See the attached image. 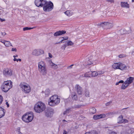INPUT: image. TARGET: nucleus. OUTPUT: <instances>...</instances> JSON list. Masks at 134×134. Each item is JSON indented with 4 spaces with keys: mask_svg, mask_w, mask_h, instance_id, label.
I'll return each instance as SVG.
<instances>
[{
    "mask_svg": "<svg viewBox=\"0 0 134 134\" xmlns=\"http://www.w3.org/2000/svg\"><path fill=\"white\" fill-rule=\"evenodd\" d=\"M45 108V104L41 102H39L35 105L34 109L36 112L40 113L44 111Z\"/></svg>",
    "mask_w": 134,
    "mask_h": 134,
    "instance_id": "f257e3e1",
    "label": "nucleus"
},
{
    "mask_svg": "<svg viewBox=\"0 0 134 134\" xmlns=\"http://www.w3.org/2000/svg\"><path fill=\"white\" fill-rule=\"evenodd\" d=\"M60 99L57 95H54L51 97L48 101L49 104L51 106H55L60 103Z\"/></svg>",
    "mask_w": 134,
    "mask_h": 134,
    "instance_id": "f03ea898",
    "label": "nucleus"
},
{
    "mask_svg": "<svg viewBox=\"0 0 134 134\" xmlns=\"http://www.w3.org/2000/svg\"><path fill=\"white\" fill-rule=\"evenodd\" d=\"M12 82L10 80L4 81L2 85V90L4 92H7L12 87Z\"/></svg>",
    "mask_w": 134,
    "mask_h": 134,
    "instance_id": "7ed1b4c3",
    "label": "nucleus"
},
{
    "mask_svg": "<svg viewBox=\"0 0 134 134\" xmlns=\"http://www.w3.org/2000/svg\"><path fill=\"white\" fill-rule=\"evenodd\" d=\"M43 10L44 12L51 11L53 8V3L51 1L47 2L45 1L43 5Z\"/></svg>",
    "mask_w": 134,
    "mask_h": 134,
    "instance_id": "20e7f679",
    "label": "nucleus"
},
{
    "mask_svg": "<svg viewBox=\"0 0 134 134\" xmlns=\"http://www.w3.org/2000/svg\"><path fill=\"white\" fill-rule=\"evenodd\" d=\"M33 113L31 112L29 113H27L25 114L22 116V119L25 122L28 123L31 122L33 119Z\"/></svg>",
    "mask_w": 134,
    "mask_h": 134,
    "instance_id": "39448f33",
    "label": "nucleus"
},
{
    "mask_svg": "<svg viewBox=\"0 0 134 134\" xmlns=\"http://www.w3.org/2000/svg\"><path fill=\"white\" fill-rule=\"evenodd\" d=\"M38 70L42 75H45L46 74L47 69L43 62L41 61L38 63Z\"/></svg>",
    "mask_w": 134,
    "mask_h": 134,
    "instance_id": "423d86ee",
    "label": "nucleus"
},
{
    "mask_svg": "<svg viewBox=\"0 0 134 134\" xmlns=\"http://www.w3.org/2000/svg\"><path fill=\"white\" fill-rule=\"evenodd\" d=\"M19 86L22 88V91L25 93H28L30 91V87L28 85H24L21 83Z\"/></svg>",
    "mask_w": 134,
    "mask_h": 134,
    "instance_id": "0eeeda50",
    "label": "nucleus"
},
{
    "mask_svg": "<svg viewBox=\"0 0 134 134\" xmlns=\"http://www.w3.org/2000/svg\"><path fill=\"white\" fill-rule=\"evenodd\" d=\"M43 50L41 49H35L32 52V54L34 55L38 56L44 53Z\"/></svg>",
    "mask_w": 134,
    "mask_h": 134,
    "instance_id": "6e6552de",
    "label": "nucleus"
},
{
    "mask_svg": "<svg viewBox=\"0 0 134 134\" xmlns=\"http://www.w3.org/2000/svg\"><path fill=\"white\" fill-rule=\"evenodd\" d=\"M53 110L52 109L48 108L46 109L45 111L46 115L47 117H51L53 114Z\"/></svg>",
    "mask_w": 134,
    "mask_h": 134,
    "instance_id": "1a4fd4ad",
    "label": "nucleus"
},
{
    "mask_svg": "<svg viewBox=\"0 0 134 134\" xmlns=\"http://www.w3.org/2000/svg\"><path fill=\"white\" fill-rule=\"evenodd\" d=\"M3 74L6 76H11L12 74V70L10 69H5L3 70Z\"/></svg>",
    "mask_w": 134,
    "mask_h": 134,
    "instance_id": "9d476101",
    "label": "nucleus"
},
{
    "mask_svg": "<svg viewBox=\"0 0 134 134\" xmlns=\"http://www.w3.org/2000/svg\"><path fill=\"white\" fill-rule=\"evenodd\" d=\"M45 1H35V5L37 7H42Z\"/></svg>",
    "mask_w": 134,
    "mask_h": 134,
    "instance_id": "9b49d317",
    "label": "nucleus"
},
{
    "mask_svg": "<svg viewBox=\"0 0 134 134\" xmlns=\"http://www.w3.org/2000/svg\"><path fill=\"white\" fill-rule=\"evenodd\" d=\"M134 78L132 77H130L127 78V80L125 81V83H127L129 85L134 80Z\"/></svg>",
    "mask_w": 134,
    "mask_h": 134,
    "instance_id": "f8f14e48",
    "label": "nucleus"
},
{
    "mask_svg": "<svg viewBox=\"0 0 134 134\" xmlns=\"http://www.w3.org/2000/svg\"><path fill=\"white\" fill-rule=\"evenodd\" d=\"M66 33V31H65L62 30L56 32L54 34V36H58L61 35L63 34H64Z\"/></svg>",
    "mask_w": 134,
    "mask_h": 134,
    "instance_id": "ddd939ff",
    "label": "nucleus"
},
{
    "mask_svg": "<svg viewBox=\"0 0 134 134\" xmlns=\"http://www.w3.org/2000/svg\"><path fill=\"white\" fill-rule=\"evenodd\" d=\"M75 88L77 90V93L79 94H81L82 93V88L78 85H76L75 86Z\"/></svg>",
    "mask_w": 134,
    "mask_h": 134,
    "instance_id": "4468645a",
    "label": "nucleus"
},
{
    "mask_svg": "<svg viewBox=\"0 0 134 134\" xmlns=\"http://www.w3.org/2000/svg\"><path fill=\"white\" fill-rule=\"evenodd\" d=\"M5 112V110L4 109L0 107V118L4 116Z\"/></svg>",
    "mask_w": 134,
    "mask_h": 134,
    "instance_id": "2eb2a0df",
    "label": "nucleus"
},
{
    "mask_svg": "<svg viewBox=\"0 0 134 134\" xmlns=\"http://www.w3.org/2000/svg\"><path fill=\"white\" fill-rule=\"evenodd\" d=\"M121 4L122 7L126 8H129V5L127 3V2H121Z\"/></svg>",
    "mask_w": 134,
    "mask_h": 134,
    "instance_id": "dca6fc26",
    "label": "nucleus"
},
{
    "mask_svg": "<svg viewBox=\"0 0 134 134\" xmlns=\"http://www.w3.org/2000/svg\"><path fill=\"white\" fill-rule=\"evenodd\" d=\"M120 65L119 69L123 70H126L127 69V66L124 64L120 63Z\"/></svg>",
    "mask_w": 134,
    "mask_h": 134,
    "instance_id": "f3484780",
    "label": "nucleus"
},
{
    "mask_svg": "<svg viewBox=\"0 0 134 134\" xmlns=\"http://www.w3.org/2000/svg\"><path fill=\"white\" fill-rule=\"evenodd\" d=\"M120 65V63H115L112 66L113 68L115 69H119Z\"/></svg>",
    "mask_w": 134,
    "mask_h": 134,
    "instance_id": "a211bd4d",
    "label": "nucleus"
},
{
    "mask_svg": "<svg viewBox=\"0 0 134 134\" xmlns=\"http://www.w3.org/2000/svg\"><path fill=\"white\" fill-rule=\"evenodd\" d=\"M50 90L48 89H46L44 92L42 91V93H45L46 97H48L50 94Z\"/></svg>",
    "mask_w": 134,
    "mask_h": 134,
    "instance_id": "6ab92c4d",
    "label": "nucleus"
},
{
    "mask_svg": "<svg viewBox=\"0 0 134 134\" xmlns=\"http://www.w3.org/2000/svg\"><path fill=\"white\" fill-rule=\"evenodd\" d=\"M123 116L121 115L118 118V123H122L124 122V120H123Z\"/></svg>",
    "mask_w": 134,
    "mask_h": 134,
    "instance_id": "aec40b11",
    "label": "nucleus"
},
{
    "mask_svg": "<svg viewBox=\"0 0 134 134\" xmlns=\"http://www.w3.org/2000/svg\"><path fill=\"white\" fill-rule=\"evenodd\" d=\"M71 97L73 100H76L78 98L76 93L75 92H73L71 93Z\"/></svg>",
    "mask_w": 134,
    "mask_h": 134,
    "instance_id": "412c9836",
    "label": "nucleus"
},
{
    "mask_svg": "<svg viewBox=\"0 0 134 134\" xmlns=\"http://www.w3.org/2000/svg\"><path fill=\"white\" fill-rule=\"evenodd\" d=\"M129 85L127 83H125V81L123 83L121 87V88L122 89L124 90L126 89Z\"/></svg>",
    "mask_w": 134,
    "mask_h": 134,
    "instance_id": "4be33fe9",
    "label": "nucleus"
},
{
    "mask_svg": "<svg viewBox=\"0 0 134 134\" xmlns=\"http://www.w3.org/2000/svg\"><path fill=\"white\" fill-rule=\"evenodd\" d=\"M4 45L6 46L7 47L12 46V44L9 41H5Z\"/></svg>",
    "mask_w": 134,
    "mask_h": 134,
    "instance_id": "5701e85b",
    "label": "nucleus"
},
{
    "mask_svg": "<svg viewBox=\"0 0 134 134\" xmlns=\"http://www.w3.org/2000/svg\"><path fill=\"white\" fill-rule=\"evenodd\" d=\"M89 111L90 113L94 114L96 112V110L95 108H92L90 109Z\"/></svg>",
    "mask_w": 134,
    "mask_h": 134,
    "instance_id": "b1692460",
    "label": "nucleus"
},
{
    "mask_svg": "<svg viewBox=\"0 0 134 134\" xmlns=\"http://www.w3.org/2000/svg\"><path fill=\"white\" fill-rule=\"evenodd\" d=\"M64 13L68 16H70L72 14V12H71L69 10L66 11Z\"/></svg>",
    "mask_w": 134,
    "mask_h": 134,
    "instance_id": "393cba45",
    "label": "nucleus"
},
{
    "mask_svg": "<svg viewBox=\"0 0 134 134\" xmlns=\"http://www.w3.org/2000/svg\"><path fill=\"white\" fill-rule=\"evenodd\" d=\"M71 109V108H68L66 109V111H64L63 114L64 115L67 114L70 112V111Z\"/></svg>",
    "mask_w": 134,
    "mask_h": 134,
    "instance_id": "a878e982",
    "label": "nucleus"
},
{
    "mask_svg": "<svg viewBox=\"0 0 134 134\" xmlns=\"http://www.w3.org/2000/svg\"><path fill=\"white\" fill-rule=\"evenodd\" d=\"M108 23L105 22L101 23L100 25L103 27H105V26H107L108 25Z\"/></svg>",
    "mask_w": 134,
    "mask_h": 134,
    "instance_id": "bb28decb",
    "label": "nucleus"
},
{
    "mask_svg": "<svg viewBox=\"0 0 134 134\" xmlns=\"http://www.w3.org/2000/svg\"><path fill=\"white\" fill-rule=\"evenodd\" d=\"M51 64V65L52 66L53 68L54 69H56L58 68L57 65H56L53 63L52 62Z\"/></svg>",
    "mask_w": 134,
    "mask_h": 134,
    "instance_id": "cd10ccee",
    "label": "nucleus"
},
{
    "mask_svg": "<svg viewBox=\"0 0 134 134\" xmlns=\"http://www.w3.org/2000/svg\"><path fill=\"white\" fill-rule=\"evenodd\" d=\"M91 74L92 76V77H95L97 76L98 75V74H97V72L96 71H91Z\"/></svg>",
    "mask_w": 134,
    "mask_h": 134,
    "instance_id": "c85d7f7f",
    "label": "nucleus"
},
{
    "mask_svg": "<svg viewBox=\"0 0 134 134\" xmlns=\"http://www.w3.org/2000/svg\"><path fill=\"white\" fill-rule=\"evenodd\" d=\"M105 116L106 115L104 114H102L99 115H97V116L98 119L105 117Z\"/></svg>",
    "mask_w": 134,
    "mask_h": 134,
    "instance_id": "c756f323",
    "label": "nucleus"
},
{
    "mask_svg": "<svg viewBox=\"0 0 134 134\" xmlns=\"http://www.w3.org/2000/svg\"><path fill=\"white\" fill-rule=\"evenodd\" d=\"M34 28V27H26L23 28V30L24 31H25L27 30L33 29Z\"/></svg>",
    "mask_w": 134,
    "mask_h": 134,
    "instance_id": "7c9ffc66",
    "label": "nucleus"
},
{
    "mask_svg": "<svg viewBox=\"0 0 134 134\" xmlns=\"http://www.w3.org/2000/svg\"><path fill=\"white\" fill-rule=\"evenodd\" d=\"M108 24H108V25L107 26V27L108 28L110 29L113 27V25L112 24L108 23Z\"/></svg>",
    "mask_w": 134,
    "mask_h": 134,
    "instance_id": "2f4dec72",
    "label": "nucleus"
},
{
    "mask_svg": "<svg viewBox=\"0 0 134 134\" xmlns=\"http://www.w3.org/2000/svg\"><path fill=\"white\" fill-rule=\"evenodd\" d=\"M74 43L71 41H68L67 42V46H72Z\"/></svg>",
    "mask_w": 134,
    "mask_h": 134,
    "instance_id": "473e14b6",
    "label": "nucleus"
},
{
    "mask_svg": "<svg viewBox=\"0 0 134 134\" xmlns=\"http://www.w3.org/2000/svg\"><path fill=\"white\" fill-rule=\"evenodd\" d=\"M80 107V106L79 105H74L71 108V109L73 108L74 109L75 108H79Z\"/></svg>",
    "mask_w": 134,
    "mask_h": 134,
    "instance_id": "72a5a7b5",
    "label": "nucleus"
},
{
    "mask_svg": "<svg viewBox=\"0 0 134 134\" xmlns=\"http://www.w3.org/2000/svg\"><path fill=\"white\" fill-rule=\"evenodd\" d=\"M89 134H97V133L95 131L93 130L91 132H88Z\"/></svg>",
    "mask_w": 134,
    "mask_h": 134,
    "instance_id": "f704fd0d",
    "label": "nucleus"
},
{
    "mask_svg": "<svg viewBox=\"0 0 134 134\" xmlns=\"http://www.w3.org/2000/svg\"><path fill=\"white\" fill-rule=\"evenodd\" d=\"M67 46V45L66 44H63L62 46V47H61V48L64 50H65V48H66V47Z\"/></svg>",
    "mask_w": 134,
    "mask_h": 134,
    "instance_id": "c9c22d12",
    "label": "nucleus"
},
{
    "mask_svg": "<svg viewBox=\"0 0 134 134\" xmlns=\"http://www.w3.org/2000/svg\"><path fill=\"white\" fill-rule=\"evenodd\" d=\"M104 72L102 71H98V72H97V74H98V75H100L101 74H104Z\"/></svg>",
    "mask_w": 134,
    "mask_h": 134,
    "instance_id": "e433bc0d",
    "label": "nucleus"
},
{
    "mask_svg": "<svg viewBox=\"0 0 134 134\" xmlns=\"http://www.w3.org/2000/svg\"><path fill=\"white\" fill-rule=\"evenodd\" d=\"M90 72H88L84 74V76L85 77H90V75L89 74Z\"/></svg>",
    "mask_w": 134,
    "mask_h": 134,
    "instance_id": "4c0bfd02",
    "label": "nucleus"
},
{
    "mask_svg": "<svg viewBox=\"0 0 134 134\" xmlns=\"http://www.w3.org/2000/svg\"><path fill=\"white\" fill-rule=\"evenodd\" d=\"M85 96L87 97H89V92L88 91H86L85 92Z\"/></svg>",
    "mask_w": 134,
    "mask_h": 134,
    "instance_id": "58836bf2",
    "label": "nucleus"
},
{
    "mask_svg": "<svg viewBox=\"0 0 134 134\" xmlns=\"http://www.w3.org/2000/svg\"><path fill=\"white\" fill-rule=\"evenodd\" d=\"M3 101V97L1 95H0V104H1L2 103Z\"/></svg>",
    "mask_w": 134,
    "mask_h": 134,
    "instance_id": "ea45409f",
    "label": "nucleus"
},
{
    "mask_svg": "<svg viewBox=\"0 0 134 134\" xmlns=\"http://www.w3.org/2000/svg\"><path fill=\"white\" fill-rule=\"evenodd\" d=\"M93 63H92L91 62V60H89L88 61V65H90L92 64H93Z\"/></svg>",
    "mask_w": 134,
    "mask_h": 134,
    "instance_id": "a19ab883",
    "label": "nucleus"
},
{
    "mask_svg": "<svg viewBox=\"0 0 134 134\" xmlns=\"http://www.w3.org/2000/svg\"><path fill=\"white\" fill-rule=\"evenodd\" d=\"M125 56H125V55H124V54H121L119 55V57L120 58L124 57H125Z\"/></svg>",
    "mask_w": 134,
    "mask_h": 134,
    "instance_id": "79ce46f5",
    "label": "nucleus"
},
{
    "mask_svg": "<svg viewBox=\"0 0 134 134\" xmlns=\"http://www.w3.org/2000/svg\"><path fill=\"white\" fill-rule=\"evenodd\" d=\"M93 118L94 120H96L98 119V118L97 116V115H94L93 116Z\"/></svg>",
    "mask_w": 134,
    "mask_h": 134,
    "instance_id": "37998d69",
    "label": "nucleus"
},
{
    "mask_svg": "<svg viewBox=\"0 0 134 134\" xmlns=\"http://www.w3.org/2000/svg\"><path fill=\"white\" fill-rule=\"evenodd\" d=\"M11 51H15V52H16V48H12V49Z\"/></svg>",
    "mask_w": 134,
    "mask_h": 134,
    "instance_id": "c03bdc74",
    "label": "nucleus"
},
{
    "mask_svg": "<svg viewBox=\"0 0 134 134\" xmlns=\"http://www.w3.org/2000/svg\"><path fill=\"white\" fill-rule=\"evenodd\" d=\"M62 121H63L66 122H67L68 123H69V122H71L70 120H69L67 121L66 120H65L64 119V120H63Z\"/></svg>",
    "mask_w": 134,
    "mask_h": 134,
    "instance_id": "a18cd8bd",
    "label": "nucleus"
},
{
    "mask_svg": "<svg viewBox=\"0 0 134 134\" xmlns=\"http://www.w3.org/2000/svg\"><path fill=\"white\" fill-rule=\"evenodd\" d=\"M18 132L19 134H22V133L20 131V128L19 127L18 128Z\"/></svg>",
    "mask_w": 134,
    "mask_h": 134,
    "instance_id": "49530a36",
    "label": "nucleus"
},
{
    "mask_svg": "<svg viewBox=\"0 0 134 134\" xmlns=\"http://www.w3.org/2000/svg\"><path fill=\"white\" fill-rule=\"evenodd\" d=\"M63 134H68V133L65 130H63Z\"/></svg>",
    "mask_w": 134,
    "mask_h": 134,
    "instance_id": "de8ad7c7",
    "label": "nucleus"
},
{
    "mask_svg": "<svg viewBox=\"0 0 134 134\" xmlns=\"http://www.w3.org/2000/svg\"><path fill=\"white\" fill-rule=\"evenodd\" d=\"M111 102H108L106 104V105L107 106L109 105L111 103Z\"/></svg>",
    "mask_w": 134,
    "mask_h": 134,
    "instance_id": "09e8293b",
    "label": "nucleus"
},
{
    "mask_svg": "<svg viewBox=\"0 0 134 134\" xmlns=\"http://www.w3.org/2000/svg\"><path fill=\"white\" fill-rule=\"evenodd\" d=\"M62 38H63L64 40H67L68 39V37L67 36L65 37H62Z\"/></svg>",
    "mask_w": 134,
    "mask_h": 134,
    "instance_id": "8fccbe9b",
    "label": "nucleus"
},
{
    "mask_svg": "<svg viewBox=\"0 0 134 134\" xmlns=\"http://www.w3.org/2000/svg\"><path fill=\"white\" fill-rule=\"evenodd\" d=\"M109 134H117V133L116 132L113 131L110 133Z\"/></svg>",
    "mask_w": 134,
    "mask_h": 134,
    "instance_id": "3c124183",
    "label": "nucleus"
},
{
    "mask_svg": "<svg viewBox=\"0 0 134 134\" xmlns=\"http://www.w3.org/2000/svg\"><path fill=\"white\" fill-rule=\"evenodd\" d=\"M0 42H1L3 43L4 44L5 40H3V41L2 40H0Z\"/></svg>",
    "mask_w": 134,
    "mask_h": 134,
    "instance_id": "603ef678",
    "label": "nucleus"
},
{
    "mask_svg": "<svg viewBox=\"0 0 134 134\" xmlns=\"http://www.w3.org/2000/svg\"><path fill=\"white\" fill-rule=\"evenodd\" d=\"M119 83H124V81L122 80H121L118 82Z\"/></svg>",
    "mask_w": 134,
    "mask_h": 134,
    "instance_id": "864d4df0",
    "label": "nucleus"
},
{
    "mask_svg": "<svg viewBox=\"0 0 134 134\" xmlns=\"http://www.w3.org/2000/svg\"><path fill=\"white\" fill-rule=\"evenodd\" d=\"M124 120V122L125 123H127L128 122V121L126 119H123Z\"/></svg>",
    "mask_w": 134,
    "mask_h": 134,
    "instance_id": "5fc2aeb1",
    "label": "nucleus"
},
{
    "mask_svg": "<svg viewBox=\"0 0 134 134\" xmlns=\"http://www.w3.org/2000/svg\"><path fill=\"white\" fill-rule=\"evenodd\" d=\"M0 20L1 22H3L5 21V19H2L1 18H0Z\"/></svg>",
    "mask_w": 134,
    "mask_h": 134,
    "instance_id": "6e6d98bb",
    "label": "nucleus"
},
{
    "mask_svg": "<svg viewBox=\"0 0 134 134\" xmlns=\"http://www.w3.org/2000/svg\"><path fill=\"white\" fill-rule=\"evenodd\" d=\"M49 57L51 58H52V54L50 53H49Z\"/></svg>",
    "mask_w": 134,
    "mask_h": 134,
    "instance_id": "4d7b16f0",
    "label": "nucleus"
},
{
    "mask_svg": "<svg viewBox=\"0 0 134 134\" xmlns=\"http://www.w3.org/2000/svg\"><path fill=\"white\" fill-rule=\"evenodd\" d=\"M13 60L14 61H16L17 62H18V59H16V58H14L13 59Z\"/></svg>",
    "mask_w": 134,
    "mask_h": 134,
    "instance_id": "13d9d810",
    "label": "nucleus"
},
{
    "mask_svg": "<svg viewBox=\"0 0 134 134\" xmlns=\"http://www.w3.org/2000/svg\"><path fill=\"white\" fill-rule=\"evenodd\" d=\"M18 57V55H14L13 56V57L14 58H15V57Z\"/></svg>",
    "mask_w": 134,
    "mask_h": 134,
    "instance_id": "bf43d9fd",
    "label": "nucleus"
},
{
    "mask_svg": "<svg viewBox=\"0 0 134 134\" xmlns=\"http://www.w3.org/2000/svg\"><path fill=\"white\" fill-rule=\"evenodd\" d=\"M6 104L7 105V107H9V104L7 102H6Z\"/></svg>",
    "mask_w": 134,
    "mask_h": 134,
    "instance_id": "052dcab7",
    "label": "nucleus"
},
{
    "mask_svg": "<svg viewBox=\"0 0 134 134\" xmlns=\"http://www.w3.org/2000/svg\"><path fill=\"white\" fill-rule=\"evenodd\" d=\"M2 35H3V36H4L5 35V34H6V33H5L4 32L3 33V32H2Z\"/></svg>",
    "mask_w": 134,
    "mask_h": 134,
    "instance_id": "680f3d73",
    "label": "nucleus"
},
{
    "mask_svg": "<svg viewBox=\"0 0 134 134\" xmlns=\"http://www.w3.org/2000/svg\"><path fill=\"white\" fill-rule=\"evenodd\" d=\"M64 39H63V40H62L60 41L59 42V43H63V40H64Z\"/></svg>",
    "mask_w": 134,
    "mask_h": 134,
    "instance_id": "e2e57ef3",
    "label": "nucleus"
},
{
    "mask_svg": "<svg viewBox=\"0 0 134 134\" xmlns=\"http://www.w3.org/2000/svg\"><path fill=\"white\" fill-rule=\"evenodd\" d=\"M72 68V66H71V65L69 66L68 67V68Z\"/></svg>",
    "mask_w": 134,
    "mask_h": 134,
    "instance_id": "0e129e2a",
    "label": "nucleus"
},
{
    "mask_svg": "<svg viewBox=\"0 0 134 134\" xmlns=\"http://www.w3.org/2000/svg\"><path fill=\"white\" fill-rule=\"evenodd\" d=\"M109 114H114V113L113 112H110V113Z\"/></svg>",
    "mask_w": 134,
    "mask_h": 134,
    "instance_id": "69168bd1",
    "label": "nucleus"
},
{
    "mask_svg": "<svg viewBox=\"0 0 134 134\" xmlns=\"http://www.w3.org/2000/svg\"><path fill=\"white\" fill-rule=\"evenodd\" d=\"M119 82H117L115 84V85H118L119 84Z\"/></svg>",
    "mask_w": 134,
    "mask_h": 134,
    "instance_id": "338daca9",
    "label": "nucleus"
},
{
    "mask_svg": "<svg viewBox=\"0 0 134 134\" xmlns=\"http://www.w3.org/2000/svg\"><path fill=\"white\" fill-rule=\"evenodd\" d=\"M21 60L20 59H18V61H19L20 62H21Z\"/></svg>",
    "mask_w": 134,
    "mask_h": 134,
    "instance_id": "774afa93",
    "label": "nucleus"
}]
</instances>
